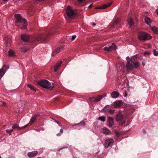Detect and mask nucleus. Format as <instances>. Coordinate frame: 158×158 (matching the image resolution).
<instances>
[{
	"mask_svg": "<svg viewBox=\"0 0 158 158\" xmlns=\"http://www.w3.org/2000/svg\"><path fill=\"white\" fill-rule=\"evenodd\" d=\"M151 29L153 31L154 33L156 34H158V28L154 26L151 27Z\"/></svg>",
	"mask_w": 158,
	"mask_h": 158,
	"instance_id": "nucleus-26",
	"label": "nucleus"
},
{
	"mask_svg": "<svg viewBox=\"0 0 158 158\" xmlns=\"http://www.w3.org/2000/svg\"><path fill=\"white\" fill-rule=\"evenodd\" d=\"M15 22L16 23H21L19 24H16V26L21 29H26L27 27V21L22 17L19 14H16L15 15Z\"/></svg>",
	"mask_w": 158,
	"mask_h": 158,
	"instance_id": "nucleus-1",
	"label": "nucleus"
},
{
	"mask_svg": "<svg viewBox=\"0 0 158 158\" xmlns=\"http://www.w3.org/2000/svg\"><path fill=\"white\" fill-rule=\"evenodd\" d=\"M12 128L13 130L18 131L19 130L21 129V127H19V125L17 123L14 124L13 125Z\"/></svg>",
	"mask_w": 158,
	"mask_h": 158,
	"instance_id": "nucleus-18",
	"label": "nucleus"
},
{
	"mask_svg": "<svg viewBox=\"0 0 158 158\" xmlns=\"http://www.w3.org/2000/svg\"><path fill=\"white\" fill-rule=\"evenodd\" d=\"M59 69V68L57 67V66H56V65H55V66L54 67V71L55 72H56L57 71V69Z\"/></svg>",
	"mask_w": 158,
	"mask_h": 158,
	"instance_id": "nucleus-43",
	"label": "nucleus"
},
{
	"mask_svg": "<svg viewBox=\"0 0 158 158\" xmlns=\"http://www.w3.org/2000/svg\"><path fill=\"white\" fill-rule=\"evenodd\" d=\"M123 96L124 97H127V92L126 91H125V93L123 94Z\"/></svg>",
	"mask_w": 158,
	"mask_h": 158,
	"instance_id": "nucleus-47",
	"label": "nucleus"
},
{
	"mask_svg": "<svg viewBox=\"0 0 158 158\" xmlns=\"http://www.w3.org/2000/svg\"><path fill=\"white\" fill-rule=\"evenodd\" d=\"M103 50L105 51H107V52L110 51L109 47H105L104 48Z\"/></svg>",
	"mask_w": 158,
	"mask_h": 158,
	"instance_id": "nucleus-41",
	"label": "nucleus"
},
{
	"mask_svg": "<svg viewBox=\"0 0 158 158\" xmlns=\"http://www.w3.org/2000/svg\"><path fill=\"white\" fill-rule=\"evenodd\" d=\"M143 132H145V130H144V131H143Z\"/></svg>",
	"mask_w": 158,
	"mask_h": 158,
	"instance_id": "nucleus-55",
	"label": "nucleus"
},
{
	"mask_svg": "<svg viewBox=\"0 0 158 158\" xmlns=\"http://www.w3.org/2000/svg\"><path fill=\"white\" fill-rule=\"evenodd\" d=\"M94 99H96V98H89V100L91 102H96V100H94Z\"/></svg>",
	"mask_w": 158,
	"mask_h": 158,
	"instance_id": "nucleus-34",
	"label": "nucleus"
},
{
	"mask_svg": "<svg viewBox=\"0 0 158 158\" xmlns=\"http://www.w3.org/2000/svg\"><path fill=\"white\" fill-rule=\"evenodd\" d=\"M85 124V122L84 121H81L80 123H77V124H76L74 125H73L72 126H78V125H80V126H83Z\"/></svg>",
	"mask_w": 158,
	"mask_h": 158,
	"instance_id": "nucleus-28",
	"label": "nucleus"
},
{
	"mask_svg": "<svg viewBox=\"0 0 158 158\" xmlns=\"http://www.w3.org/2000/svg\"><path fill=\"white\" fill-rule=\"evenodd\" d=\"M63 129H61L60 130L59 133L57 134L56 135L58 136H60L63 133Z\"/></svg>",
	"mask_w": 158,
	"mask_h": 158,
	"instance_id": "nucleus-33",
	"label": "nucleus"
},
{
	"mask_svg": "<svg viewBox=\"0 0 158 158\" xmlns=\"http://www.w3.org/2000/svg\"><path fill=\"white\" fill-rule=\"evenodd\" d=\"M101 96H98L96 98V99H94V100H95L96 102H98L101 99Z\"/></svg>",
	"mask_w": 158,
	"mask_h": 158,
	"instance_id": "nucleus-36",
	"label": "nucleus"
},
{
	"mask_svg": "<svg viewBox=\"0 0 158 158\" xmlns=\"http://www.w3.org/2000/svg\"><path fill=\"white\" fill-rule=\"evenodd\" d=\"M62 63V61H60L59 63L58 64H57L56 65V66H57V67L59 68L61 65Z\"/></svg>",
	"mask_w": 158,
	"mask_h": 158,
	"instance_id": "nucleus-38",
	"label": "nucleus"
},
{
	"mask_svg": "<svg viewBox=\"0 0 158 158\" xmlns=\"http://www.w3.org/2000/svg\"><path fill=\"white\" fill-rule=\"evenodd\" d=\"M111 3H108L106 4H104V5H101L99 6L98 8L100 9H104L106 8L107 7L111 5Z\"/></svg>",
	"mask_w": 158,
	"mask_h": 158,
	"instance_id": "nucleus-22",
	"label": "nucleus"
},
{
	"mask_svg": "<svg viewBox=\"0 0 158 158\" xmlns=\"http://www.w3.org/2000/svg\"><path fill=\"white\" fill-rule=\"evenodd\" d=\"M118 21H119L118 19L116 20L114 22V24H117L118 22Z\"/></svg>",
	"mask_w": 158,
	"mask_h": 158,
	"instance_id": "nucleus-46",
	"label": "nucleus"
},
{
	"mask_svg": "<svg viewBox=\"0 0 158 158\" xmlns=\"http://www.w3.org/2000/svg\"><path fill=\"white\" fill-rule=\"evenodd\" d=\"M5 104V103L3 102L0 101V105L4 106Z\"/></svg>",
	"mask_w": 158,
	"mask_h": 158,
	"instance_id": "nucleus-44",
	"label": "nucleus"
},
{
	"mask_svg": "<svg viewBox=\"0 0 158 158\" xmlns=\"http://www.w3.org/2000/svg\"><path fill=\"white\" fill-rule=\"evenodd\" d=\"M153 54L155 56H157L158 55V51H157L155 50H154Z\"/></svg>",
	"mask_w": 158,
	"mask_h": 158,
	"instance_id": "nucleus-39",
	"label": "nucleus"
},
{
	"mask_svg": "<svg viewBox=\"0 0 158 158\" xmlns=\"http://www.w3.org/2000/svg\"><path fill=\"white\" fill-rule=\"evenodd\" d=\"M98 120L102 122H104L106 120V118L103 116H100L98 117Z\"/></svg>",
	"mask_w": 158,
	"mask_h": 158,
	"instance_id": "nucleus-31",
	"label": "nucleus"
},
{
	"mask_svg": "<svg viewBox=\"0 0 158 158\" xmlns=\"http://www.w3.org/2000/svg\"><path fill=\"white\" fill-rule=\"evenodd\" d=\"M137 56L136 55L135 56H133L131 59H130L129 60H130V61L132 63H133L137 61Z\"/></svg>",
	"mask_w": 158,
	"mask_h": 158,
	"instance_id": "nucleus-23",
	"label": "nucleus"
},
{
	"mask_svg": "<svg viewBox=\"0 0 158 158\" xmlns=\"http://www.w3.org/2000/svg\"><path fill=\"white\" fill-rule=\"evenodd\" d=\"M76 35H73L72 36V40H74L76 38Z\"/></svg>",
	"mask_w": 158,
	"mask_h": 158,
	"instance_id": "nucleus-45",
	"label": "nucleus"
},
{
	"mask_svg": "<svg viewBox=\"0 0 158 158\" xmlns=\"http://www.w3.org/2000/svg\"><path fill=\"white\" fill-rule=\"evenodd\" d=\"M66 148V147H63V148H60V150H61V149H63V148Z\"/></svg>",
	"mask_w": 158,
	"mask_h": 158,
	"instance_id": "nucleus-52",
	"label": "nucleus"
},
{
	"mask_svg": "<svg viewBox=\"0 0 158 158\" xmlns=\"http://www.w3.org/2000/svg\"><path fill=\"white\" fill-rule=\"evenodd\" d=\"M48 36V35L43 34L38 35L34 38V41L35 40L38 41L41 40L43 41H46L47 40Z\"/></svg>",
	"mask_w": 158,
	"mask_h": 158,
	"instance_id": "nucleus-5",
	"label": "nucleus"
},
{
	"mask_svg": "<svg viewBox=\"0 0 158 158\" xmlns=\"http://www.w3.org/2000/svg\"><path fill=\"white\" fill-rule=\"evenodd\" d=\"M127 22L130 25V27H131V26L134 24L133 20L131 18H129L127 19Z\"/></svg>",
	"mask_w": 158,
	"mask_h": 158,
	"instance_id": "nucleus-25",
	"label": "nucleus"
},
{
	"mask_svg": "<svg viewBox=\"0 0 158 158\" xmlns=\"http://www.w3.org/2000/svg\"><path fill=\"white\" fill-rule=\"evenodd\" d=\"M107 123L110 127H112L114 125L113 118L111 117H108L107 118Z\"/></svg>",
	"mask_w": 158,
	"mask_h": 158,
	"instance_id": "nucleus-14",
	"label": "nucleus"
},
{
	"mask_svg": "<svg viewBox=\"0 0 158 158\" xmlns=\"http://www.w3.org/2000/svg\"><path fill=\"white\" fill-rule=\"evenodd\" d=\"M125 68V64L123 63H120L117 66V71L119 72L123 71Z\"/></svg>",
	"mask_w": 158,
	"mask_h": 158,
	"instance_id": "nucleus-10",
	"label": "nucleus"
},
{
	"mask_svg": "<svg viewBox=\"0 0 158 158\" xmlns=\"http://www.w3.org/2000/svg\"><path fill=\"white\" fill-rule=\"evenodd\" d=\"M39 116L40 115L39 114H36L32 117L29 122V125H32Z\"/></svg>",
	"mask_w": 158,
	"mask_h": 158,
	"instance_id": "nucleus-12",
	"label": "nucleus"
},
{
	"mask_svg": "<svg viewBox=\"0 0 158 158\" xmlns=\"http://www.w3.org/2000/svg\"><path fill=\"white\" fill-rule=\"evenodd\" d=\"M109 48L110 51L115 50L116 49V47L115 43H112V45L109 47Z\"/></svg>",
	"mask_w": 158,
	"mask_h": 158,
	"instance_id": "nucleus-24",
	"label": "nucleus"
},
{
	"mask_svg": "<svg viewBox=\"0 0 158 158\" xmlns=\"http://www.w3.org/2000/svg\"><path fill=\"white\" fill-rule=\"evenodd\" d=\"M103 110H105L106 111H108L109 112L112 114H113L115 111V110H114L110 109V106L109 105L106 106L104 107Z\"/></svg>",
	"mask_w": 158,
	"mask_h": 158,
	"instance_id": "nucleus-16",
	"label": "nucleus"
},
{
	"mask_svg": "<svg viewBox=\"0 0 158 158\" xmlns=\"http://www.w3.org/2000/svg\"><path fill=\"white\" fill-rule=\"evenodd\" d=\"M38 153L37 151H34L28 153L27 156L29 157H33L36 156Z\"/></svg>",
	"mask_w": 158,
	"mask_h": 158,
	"instance_id": "nucleus-17",
	"label": "nucleus"
},
{
	"mask_svg": "<svg viewBox=\"0 0 158 158\" xmlns=\"http://www.w3.org/2000/svg\"><path fill=\"white\" fill-rule=\"evenodd\" d=\"M27 86L30 88L31 90H34L35 92L36 91V89L34 88V86L28 84L27 85Z\"/></svg>",
	"mask_w": 158,
	"mask_h": 158,
	"instance_id": "nucleus-32",
	"label": "nucleus"
},
{
	"mask_svg": "<svg viewBox=\"0 0 158 158\" xmlns=\"http://www.w3.org/2000/svg\"><path fill=\"white\" fill-rule=\"evenodd\" d=\"M102 132L104 134L106 135H108L111 133L110 131L107 128L105 127L102 129Z\"/></svg>",
	"mask_w": 158,
	"mask_h": 158,
	"instance_id": "nucleus-19",
	"label": "nucleus"
},
{
	"mask_svg": "<svg viewBox=\"0 0 158 158\" xmlns=\"http://www.w3.org/2000/svg\"><path fill=\"white\" fill-rule=\"evenodd\" d=\"M123 117L122 114L120 111H119L116 115V120L117 121H121L123 118Z\"/></svg>",
	"mask_w": 158,
	"mask_h": 158,
	"instance_id": "nucleus-13",
	"label": "nucleus"
},
{
	"mask_svg": "<svg viewBox=\"0 0 158 158\" xmlns=\"http://www.w3.org/2000/svg\"><path fill=\"white\" fill-rule=\"evenodd\" d=\"M111 96L113 98H116L118 97L119 93L117 91H114L111 94Z\"/></svg>",
	"mask_w": 158,
	"mask_h": 158,
	"instance_id": "nucleus-20",
	"label": "nucleus"
},
{
	"mask_svg": "<svg viewBox=\"0 0 158 158\" xmlns=\"http://www.w3.org/2000/svg\"><path fill=\"white\" fill-rule=\"evenodd\" d=\"M0 158H2L1 156H0Z\"/></svg>",
	"mask_w": 158,
	"mask_h": 158,
	"instance_id": "nucleus-56",
	"label": "nucleus"
},
{
	"mask_svg": "<svg viewBox=\"0 0 158 158\" xmlns=\"http://www.w3.org/2000/svg\"><path fill=\"white\" fill-rule=\"evenodd\" d=\"M66 12L68 16L70 18H74L76 13V10H73L69 6H67Z\"/></svg>",
	"mask_w": 158,
	"mask_h": 158,
	"instance_id": "nucleus-4",
	"label": "nucleus"
},
{
	"mask_svg": "<svg viewBox=\"0 0 158 158\" xmlns=\"http://www.w3.org/2000/svg\"><path fill=\"white\" fill-rule=\"evenodd\" d=\"M64 46H61L59 48H56L54 51L52 52V56H54L57 53L60 52L63 49Z\"/></svg>",
	"mask_w": 158,
	"mask_h": 158,
	"instance_id": "nucleus-8",
	"label": "nucleus"
},
{
	"mask_svg": "<svg viewBox=\"0 0 158 158\" xmlns=\"http://www.w3.org/2000/svg\"><path fill=\"white\" fill-rule=\"evenodd\" d=\"M114 141L112 139H108L106 140L104 143L105 147L107 148L111 147L113 144Z\"/></svg>",
	"mask_w": 158,
	"mask_h": 158,
	"instance_id": "nucleus-6",
	"label": "nucleus"
},
{
	"mask_svg": "<svg viewBox=\"0 0 158 158\" xmlns=\"http://www.w3.org/2000/svg\"><path fill=\"white\" fill-rule=\"evenodd\" d=\"M92 6V4H91V5H89L88 7V8H90Z\"/></svg>",
	"mask_w": 158,
	"mask_h": 158,
	"instance_id": "nucleus-49",
	"label": "nucleus"
},
{
	"mask_svg": "<svg viewBox=\"0 0 158 158\" xmlns=\"http://www.w3.org/2000/svg\"><path fill=\"white\" fill-rule=\"evenodd\" d=\"M13 130L12 129L10 130H6V132L8 133H9L10 135H11V133L13 131Z\"/></svg>",
	"mask_w": 158,
	"mask_h": 158,
	"instance_id": "nucleus-37",
	"label": "nucleus"
},
{
	"mask_svg": "<svg viewBox=\"0 0 158 158\" xmlns=\"http://www.w3.org/2000/svg\"><path fill=\"white\" fill-rule=\"evenodd\" d=\"M39 85L44 88L51 90L53 87V84L46 80H43L39 81L38 83Z\"/></svg>",
	"mask_w": 158,
	"mask_h": 158,
	"instance_id": "nucleus-2",
	"label": "nucleus"
},
{
	"mask_svg": "<svg viewBox=\"0 0 158 158\" xmlns=\"http://www.w3.org/2000/svg\"><path fill=\"white\" fill-rule=\"evenodd\" d=\"M139 39L140 40H146L151 39L152 36L148 33L143 31H139L138 33Z\"/></svg>",
	"mask_w": 158,
	"mask_h": 158,
	"instance_id": "nucleus-3",
	"label": "nucleus"
},
{
	"mask_svg": "<svg viewBox=\"0 0 158 158\" xmlns=\"http://www.w3.org/2000/svg\"><path fill=\"white\" fill-rule=\"evenodd\" d=\"M115 134L116 135V136L117 137H119L120 135V133L117 131H115Z\"/></svg>",
	"mask_w": 158,
	"mask_h": 158,
	"instance_id": "nucleus-40",
	"label": "nucleus"
},
{
	"mask_svg": "<svg viewBox=\"0 0 158 158\" xmlns=\"http://www.w3.org/2000/svg\"><path fill=\"white\" fill-rule=\"evenodd\" d=\"M155 13L157 15H158V9H156L155 11Z\"/></svg>",
	"mask_w": 158,
	"mask_h": 158,
	"instance_id": "nucleus-48",
	"label": "nucleus"
},
{
	"mask_svg": "<svg viewBox=\"0 0 158 158\" xmlns=\"http://www.w3.org/2000/svg\"><path fill=\"white\" fill-rule=\"evenodd\" d=\"M94 99H96V98H89V100L91 102H96V100H94Z\"/></svg>",
	"mask_w": 158,
	"mask_h": 158,
	"instance_id": "nucleus-35",
	"label": "nucleus"
},
{
	"mask_svg": "<svg viewBox=\"0 0 158 158\" xmlns=\"http://www.w3.org/2000/svg\"><path fill=\"white\" fill-rule=\"evenodd\" d=\"M55 122L56 123H57V124H59V123H59V122H58V121H56V120H55Z\"/></svg>",
	"mask_w": 158,
	"mask_h": 158,
	"instance_id": "nucleus-50",
	"label": "nucleus"
},
{
	"mask_svg": "<svg viewBox=\"0 0 158 158\" xmlns=\"http://www.w3.org/2000/svg\"><path fill=\"white\" fill-rule=\"evenodd\" d=\"M21 38L22 40L24 42H28L31 39L29 36L27 34H22Z\"/></svg>",
	"mask_w": 158,
	"mask_h": 158,
	"instance_id": "nucleus-11",
	"label": "nucleus"
},
{
	"mask_svg": "<svg viewBox=\"0 0 158 158\" xmlns=\"http://www.w3.org/2000/svg\"><path fill=\"white\" fill-rule=\"evenodd\" d=\"M133 64V68H137L139 66V64L138 61L135 62Z\"/></svg>",
	"mask_w": 158,
	"mask_h": 158,
	"instance_id": "nucleus-30",
	"label": "nucleus"
},
{
	"mask_svg": "<svg viewBox=\"0 0 158 158\" xmlns=\"http://www.w3.org/2000/svg\"><path fill=\"white\" fill-rule=\"evenodd\" d=\"M144 54H148V53H147V52H145Z\"/></svg>",
	"mask_w": 158,
	"mask_h": 158,
	"instance_id": "nucleus-54",
	"label": "nucleus"
},
{
	"mask_svg": "<svg viewBox=\"0 0 158 158\" xmlns=\"http://www.w3.org/2000/svg\"><path fill=\"white\" fill-rule=\"evenodd\" d=\"M31 125H29V123H28V124H27L26 125H25L23 127H21V129H22L26 127H27L28 126Z\"/></svg>",
	"mask_w": 158,
	"mask_h": 158,
	"instance_id": "nucleus-42",
	"label": "nucleus"
},
{
	"mask_svg": "<svg viewBox=\"0 0 158 158\" xmlns=\"http://www.w3.org/2000/svg\"><path fill=\"white\" fill-rule=\"evenodd\" d=\"M142 64H143V66H144L145 65V64H143V63H142Z\"/></svg>",
	"mask_w": 158,
	"mask_h": 158,
	"instance_id": "nucleus-53",
	"label": "nucleus"
},
{
	"mask_svg": "<svg viewBox=\"0 0 158 158\" xmlns=\"http://www.w3.org/2000/svg\"><path fill=\"white\" fill-rule=\"evenodd\" d=\"M145 22L147 24L150 25L152 22V20L148 17H146L145 19Z\"/></svg>",
	"mask_w": 158,
	"mask_h": 158,
	"instance_id": "nucleus-21",
	"label": "nucleus"
},
{
	"mask_svg": "<svg viewBox=\"0 0 158 158\" xmlns=\"http://www.w3.org/2000/svg\"><path fill=\"white\" fill-rule=\"evenodd\" d=\"M28 50L29 48H28L25 46L21 48V51L23 52H26Z\"/></svg>",
	"mask_w": 158,
	"mask_h": 158,
	"instance_id": "nucleus-29",
	"label": "nucleus"
},
{
	"mask_svg": "<svg viewBox=\"0 0 158 158\" xmlns=\"http://www.w3.org/2000/svg\"><path fill=\"white\" fill-rule=\"evenodd\" d=\"M122 84V83H120L119 84Z\"/></svg>",
	"mask_w": 158,
	"mask_h": 158,
	"instance_id": "nucleus-57",
	"label": "nucleus"
},
{
	"mask_svg": "<svg viewBox=\"0 0 158 158\" xmlns=\"http://www.w3.org/2000/svg\"><path fill=\"white\" fill-rule=\"evenodd\" d=\"M8 66L6 65H4L3 67L0 70V78L2 77L6 72Z\"/></svg>",
	"mask_w": 158,
	"mask_h": 158,
	"instance_id": "nucleus-9",
	"label": "nucleus"
},
{
	"mask_svg": "<svg viewBox=\"0 0 158 158\" xmlns=\"http://www.w3.org/2000/svg\"><path fill=\"white\" fill-rule=\"evenodd\" d=\"M92 25L93 26H95L96 25V24L95 23H92Z\"/></svg>",
	"mask_w": 158,
	"mask_h": 158,
	"instance_id": "nucleus-51",
	"label": "nucleus"
},
{
	"mask_svg": "<svg viewBox=\"0 0 158 158\" xmlns=\"http://www.w3.org/2000/svg\"><path fill=\"white\" fill-rule=\"evenodd\" d=\"M9 55L10 56H14L15 55V52L11 49H10L8 52Z\"/></svg>",
	"mask_w": 158,
	"mask_h": 158,
	"instance_id": "nucleus-27",
	"label": "nucleus"
},
{
	"mask_svg": "<svg viewBox=\"0 0 158 158\" xmlns=\"http://www.w3.org/2000/svg\"><path fill=\"white\" fill-rule=\"evenodd\" d=\"M123 105V103L121 101H118L113 103V106L114 108L119 107Z\"/></svg>",
	"mask_w": 158,
	"mask_h": 158,
	"instance_id": "nucleus-15",
	"label": "nucleus"
},
{
	"mask_svg": "<svg viewBox=\"0 0 158 158\" xmlns=\"http://www.w3.org/2000/svg\"><path fill=\"white\" fill-rule=\"evenodd\" d=\"M133 64L129 60H127V63L126 65L127 70L129 71L133 69Z\"/></svg>",
	"mask_w": 158,
	"mask_h": 158,
	"instance_id": "nucleus-7",
	"label": "nucleus"
}]
</instances>
